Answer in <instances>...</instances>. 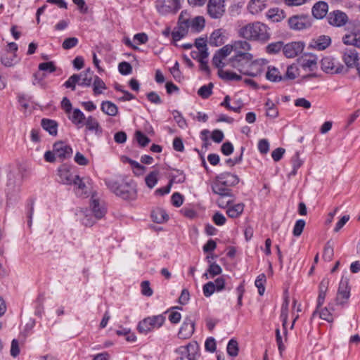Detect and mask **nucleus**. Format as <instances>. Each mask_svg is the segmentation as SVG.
I'll return each instance as SVG.
<instances>
[{"label":"nucleus","instance_id":"obj_63","mask_svg":"<svg viewBox=\"0 0 360 360\" xmlns=\"http://www.w3.org/2000/svg\"><path fill=\"white\" fill-rule=\"evenodd\" d=\"M223 58L221 56L217 51L213 56L212 63L214 66H216L219 70L222 69L224 67V63H223Z\"/></svg>","mask_w":360,"mask_h":360},{"label":"nucleus","instance_id":"obj_47","mask_svg":"<svg viewBox=\"0 0 360 360\" xmlns=\"http://www.w3.org/2000/svg\"><path fill=\"white\" fill-rule=\"evenodd\" d=\"M227 353L231 356H236L238 354V345L236 340H229L227 345Z\"/></svg>","mask_w":360,"mask_h":360},{"label":"nucleus","instance_id":"obj_43","mask_svg":"<svg viewBox=\"0 0 360 360\" xmlns=\"http://www.w3.org/2000/svg\"><path fill=\"white\" fill-rule=\"evenodd\" d=\"M79 75L81 76L79 85L82 86H89L91 85L92 82L93 72L89 68L86 71L80 73Z\"/></svg>","mask_w":360,"mask_h":360},{"label":"nucleus","instance_id":"obj_30","mask_svg":"<svg viewBox=\"0 0 360 360\" xmlns=\"http://www.w3.org/2000/svg\"><path fill=\"white\" fill-rule=\"evenodd\" d=\"M1 63L6 67H12L19 61L17 54L13 52L6 51L1 57Z\"/></svg>","mask_w":360,"mask_h":360},{"label":"nucleus","instance_id":"obj_7","mask_svg":"<svg viewBox=\"0 0 360 360\" xmlns=\"http://www.w3.org/2000/svg\"><path fill=\"white\" fill-rule=\"evenodd\" d=\"M288 22L290 29L301 30L311 27V19L306 15H296L290 17Z\"/></svg>","mask_w":360,"mask_h":360},{"label":"nucleus","instance_id":"obj_13","mask_svg":"<svg viewBox=\"0 0 360 360\" xmlns=\"http://www.w3.org/2000/svg\"><path fill=\"white\" fill-rule=\"evenodd\" d=\"M196 349L197 347L191 343L185 347H179L176 352L180 354L181 356H178L176 360H196Z\"/></svg>","mask_w":360,"mask_h":360},{"label":"nucleus","instance_id":"obj_44","mask_svg":"<svg viewBox=\"0 0 360 360\" xmlns=\"http://www.w3.org/2000/svg\"><path fill=\"white\" fill-rule=\"evenodd\" d=\"M159 172L154 170L150 172L145 178V182L147 186L153 188L158 181Z\"/></svg>","mask_w":360,"mask_h":360},{"label":"nucleus","instance_id":"obj_39","mask_svg":"<svg viewBox=\"0 0 360 360\" xmlns=\"http://www.w3.org/2000/svg\"><path fill=\"white\" fill-rule=\"evenodd\" d=\"M151 217L154 222L158 224L167 221L169 218L166 212L161 208L154 210L151 213Z\"/></svg>","mask_w":360,"mask_h":360},{"label":"nucleus","instance_id":"obj_9","mask_svg":"<svg viewBox=\"0 0 360 360\" xmlns=\"http://www.w3.org/2000/svg\"><path fill=\"white\" fill-rule=\"evenodd\" d=\"M225 0H209L207 4V13L214 19H218L225 13Z\"/></svg>","mask_w":360,"mask_h":360},{"label":"nucleus","instance_id":"obj_34","mask_svg":"<svg viewBox=\"0 0 360 360\" xmlns=\"http://www.w3.org/2000/svg\"><path fill=\"white\" fill-rule=\"evenodd\" d=\"M329 281L327 279L321 281L319 285V293L317 299V309L321 307L324 302Z\"/></svg>","mask_w":360,"mask_h":360},{"label":"nucleus","instance_id":"obj_18","mask_svg":"<svg viewBox=\"0 0 360 360\" xmlns=\"http://www.w3.org/2000/svg\"><path fill=\"white\" fill-rule=\"evenodd\" d=\"M53 148L56 156L60 159L68 158L72 153V148L63 141L55 143Z\"/></svg>","mask_w":360,"mask_h":360},{"label":"nucleus","instance_id":"obj_64","mask_svg":"<svg viewBox=\"0 0 360 360\" xmlns=\"http://www.w3.org/2000/svg\"><path fill=\"white\" fill-rule=\"evenodd\" d=\"M258 149L262 154L267 153L269 150V141L265 139H261L258 143Z\"/></svg>","mask_w":360,"mask_h":360},{"label":"nucleus","instance_id":"obj_25","mask_svg":"<svg viewBox=\"0 0 360 360\" xmlns=\"http://www.w3.org/2000/svg\"><path fill=\"white\" fill-rule=\"evenodd\" d=\"M328 11V5L325 1H319L316 3L312 8V14L316 19L323 18Z\"/></svg>","mask_w":360,"mask_h":360},{"label":"nucleus","instance_id":"obj_14","mask_svg":"<svg viewBox=\"0 0 360 360\" xmlns=\"http://www.w3.org/2000/svg\"><path fill=\"white\" fill-rule=\"evenodd\" d=\"M195 323L191 317L187 316L185 318L181 327L178 333V338L179 339L186 340L190 338L194 333Z\"/></svg>","mask_w":360,"mask_h":360},{"label":"nucleus","instance_id":"obj_57","mask_svg":"<svg viewBox=\"0 0 360 360\" xmlns=\"http://www.w3.org/2000/svg\"><path fill=\"white\" fill-rule=\"evenodd\" d=\"M297 71H298V69H297V66L293 65L288 66L287 68V70H286L285 75L283 77L284 79L285 78L289 79H295L297 75Z\"/></svg>","mask_w":360,"mask_h":360},{"label":"nucleus","instance_id":"obj_46","mask_svg":"<svg viewBox=\"0 0 360 360\" xmlns=\"http://www.w3.org/2000/svg\"><path fill=\"white\" fill-rule=\"evenodd\" d=\"M266 281L264 274H259L255 282V286L258 288V292L260 295H263L265 291L264 284Z\"/></svg>","mask_w":360,"mask_h":360},{"label":"nucleus","instance_id":"obj_31","mask_svg":"<svg viewBox=\"0 0 360 360\" xmlns=\"http://www.w3.org/2000/svg\"><path fill=\"white\" fill-rule=\"evenodd\" d=\"M266 17L272 22H278L285 18V12L278 8H271L266 13Z\"/></svg>","mask_w":360,"mask_h":360},{"label":"nucleus","instance_id":"obj_5","mask_svg":"<svg viewBox=\"0 0 360 360\" xmlns=\"http://www.w3.org/2000/svg\"><path fill=\"white\" fill-rule=\"evenodd\" d=\"M346 34L342 37V41L345 45H352L360 35V22L354 20L349 21L345 27Z\"/></svg>","mask_w":360,"mask_h":360},{"label":"nucleus","instance_id":"obj_38","mask_svg":"<svg viewBox=\"0 0 360 360\" xmlns=\"http://www.w3.org/2000/svg\"><path fill=\"white\" fill-rule=\"evenodd\" d=\"M178 29H179L181 32L188 33L190 30L189 22H188V14L186 11H182L179 18L178 22Z\"/></svg>","mask_w":360,"mask_h":360},{"label":"nucleus","instance_id":"obj_41","mask_svg":"<svg viewBox=\"0 0 360 360\" xmlns=\"http://www.w3.org/2000/svg\"><path fill=\"white\" fill-rule=\"evenodd\" d=\"M244 205L243 203H238L229 206L226 210L228 216L231 218H236L240 215L243 212Z\"/></svg>","mask_w":360,"mask_h":360},{"label":"nucleus","instance_id":"obj_60","mask_svg":"<svg viewBox=\"0 0 360 360\" xmlns=\"http://www.w3.org/2000/svg\"><path fill=\"white\" fill-rule=\"evenodd\" d=\"M40 70L46 71L48 72H53L56 70V66L53 62H46L40 63L39 65Z\"/></svg>","mask_w":360,"mask_h":360},{"label":"nucleus","instance_id":"obj_59","mask_svg":"<svg viewBox=\"0 0 360 360\" xmlns=\"http://www.w3.org/2000/svg\"><path fill=\"white\" fill-rule=\"evenodd\" d=\"M333 247L328 243L324 248L323 257L326 261L330 262L333 256Z\"/></svg>","mask_w":360,"mask_h":360},{"label":"nucleus","instance_id":"obj_37","mask_svg":"<svg viewBox=\"0 0 360 360\" xmlns=\"http://www.w3.org/2000/svg\"><path fill=\"white\" fill-rule=\"evenodd\" d=\"M266 78L268 80L274 82H280L284 79V77H283L279 70L276 68L271 66L268 68V70L266 73Z\"/></svg>","mask_w":360,"mask_h":360},{"label":"nucleus","instance_id":"obj_8","mask_svg":"<svg viewBox=\"0 0 360 360\" xmlns=\"http://www.w3.org/2000/svg\"><path fill=\"white\" fill-rule=\"evenodd\" d=\"M156 8L162 15L175 13L180 8L179 0H158Z\"/></svg>","mask_w":360,"mask_h":360},{"label":"nucleus","instance_id":"obj_26","mask_svg":"<svg viewBox=\"0 0 360 360\" xmlns=\"http://www.w3.org/2000/svg\"><path fill=\"white\" fill-rule=\"evenodd\" d=\"M76 214L81 223L86 226H91L96 222V219L94 214H92L88 210H81Z\"/></svg>","mask_w":360,"mask_h":360},{"label":"nucleus","instance_id":"obj_2","mask_svg":"<svg viewBox=\"0 0 360 360\" xmlns=\"http://www.w3.org/2000/svg\"><path fill=\"white\" fill-rule=\"evenodd\" d=\"M105 183L111 191L124 200H134L136 197V186L132 181L109 179Z\"/></svg>","mask_w":360,"mask_h":360},{"label":"nucleus","instance_id":"obj_54","mask_svg":"<svg viewBox=\"0 0 360 360\" xmlns=\"http://www.w3.org/2000/svg\"><path fill=\"white\" fill-rule=\"evenodd\" d=\"M215 290V285L212 281L207 283L202 287L203 294L207 297H210Z\"/></svg>","mask_w":360,"mask_h":360},{"label":"nucleus","instance_id":"obj_29","mask_svg":"<svg viewBox=\"0 0 360 360\" xmlns=\"http://www.w3.org/2000/svg\"><path fill=\"white\" fill-rule=\"evenodd\" d=\"M188 22L192 32H199L205 27V19L202 16H196L192 19L188 17Z\"/></svg>","mask_w":360,"mask_h":360},{"label":"nucleus","instance_id":"obj_36","mask_svg":"<svg viewBox=\"0 0 360 360\" xmlns=\"http://www.w3.org/2000/svg\"><path fill=\"white\" fill-rule=\"evenodd\" d=\"M101 110L109 116H115L118 112L117 105L111 101H103L101 103Z\"/></svg>","mask_w":360,"mask_h":360},{"label":"nucleus","instance_id":"obj_56","mask_svg":"<svg viewBox=\"0 0 360 360\" xmlns=\"http://www.w3.org/2000/svg\"><path fill=\"white\" fill-rule=\"evenodd\" d=\"M118 69L122 75H127L131 72L132 67L127 62H122L118 65Z\"/></svg>","mask_w":360,"mask_h":360},{"label":"nucleus","instance_id":"obj_32","mask_svg":"<svg viewBox=\"0 0 360 360\" xmlns=\"http://www.w3.org/2000/svg\"><path fill=\"white\" fill-rule=\"evenodd\" d=\"M266 8V4L262 0H251L248 6L249 12L252 15H257Z\"/></svg>","mask_w":360,"mask_h":360},{"label":"nucleus","instance_id":"obj_12","mask_svg":"<svg viewBox=\"0 0 360 360\" xmlns=\"http://www.w3.org/2000/svg\"><path fill=\"white\" fill-rule=\"evenodd\" d=\"M359 53L354 49L346 48L342 51V60L347 68L356 67L359 61Z\"/></svg>","mask_w":360,"mask_h":360},{"label":"nucleus","instance_id":"obj_42","mask_svg":"<svg viewBox=\"0 0 360 360\" xmlns=\"http://www.w3.org/2000/svg\"><path fill=\"white\" fill-rule=\"evenodd\" d=\"M219 76L225 81H231V80H240L241 76L229 70H224L223 69H219L218 70Z\"/></svg>","mask_w":360,"mask_h":360},{"label":"nucleus","instance_id":"obj_49","mask_svg":"<svg viewBox=\"0 0 360 360\" xmlns=\"http://www.w3.org/2000/svg\"><path fill=\"white\" fill-rule=\"evenodd\" d=\"M212 88L213 84L212 83L204 85L198 89V94L202 98H207L212 94Z\"/></svg>","mask_w":360,"mask_h":360},{"label":"nucleus","instance_id":"obj_3","mask_svg":"<svg viewBox=\"0 0 360 360\" xmlns=\"http://www.w3.org/2000/svg\"><path fill=\"white\" fill-rule=\"evenodd\" d=\"M165 321V317L162 314L152 316L141 321L137 326L139 333L147 334L155 328H160Z\"/></svg>","mask_w":360,"mask_h":360},{"label":"nucleus","instance_id":"obj_24","mask_svg":"<svg viewBox=\"0 0 360 360\" xmlns=\"http://www.w3.org/2000/svg\"><path fill=\"white\" fill-rule=\"evenodd\" d=\"M231 45L235 56L250 53L248 51L251 49V45L245 40H237L232 42Z\"/></svg>","mask_w":360,"mask_h":360},{"label":"nucleus","instance_id":"obj_10","mask_svg":"<svg viewBox=\"0 0 360 360\" xmlns=\"http://www.w3.org/2000/svg\"><path fill=\"white\" fill-rule=\"evenodd\" d=\"M327 19L330 25L338 27L346 26L349 22L348 15L340 10H335L329 13Z\"/></svg>","mask_w":360,"mask_h":360},{"label":"nucleus","instance_id":"obj_15","mask_svg":"<svg viewBox=\"0 0 360 360\" xmlns=\"http://www.w3.org/2000/svg\"><path fill=\"white\" fill-rule=\"evenodd\" d=\"M347 279H342L340 282L336 301L338 304H345L350 295V288Z\"/></svg>","mask_w":360,"mask_h":360},{"label":"nucleus","instance_id":"obj_1","mask_svg":"<svg viewBox=\"0 0 360 360\" xmlns=\"http://www.w3.org/2000/svg\"><path fill=\"white\" fill-rule=\"evenodd\" d=\"M238 35L250 41L266 42L271 37L270 28L264 23L255 21L242 26L238 31Z\"/></svg>","mask_w":360,"mask_h":360},{"label":"nucleus","instance_id":"obj_51","mask_svg":"<svg viewBox=\"0 0 360 360\" xmlns=\"http://www.w3.org/2000/svg\"><path fill=\"white\" fill-rule=\"evenodd\" d=\"M106 86L103 81L100 79L98 77H96L94 82V94H101L102 93V89H105Z\"/></svg>","mask_w":360,"mask_h":360},{"label":"nucleus","instance_id":"obj_27","mask_svg":"<svg viewBox=\"0 0 360 360\" xmlns=\"http://www.w3.org/2000/svg\"><path fill=\"white\" fill-rule=\"evenodd\" d=\"M68 115L72 124L77 125L79 128L84 124L86 117L84 114L79 109H74Z\"/></svg>","mask_w":360,"mask_h":360},{"label":"nucleus","instance_id":"obj_62","mask_svg":"<svg viewBox=\"0 0 360 360\" xmlns=\"http://www.w3.org/2000/svg\"><path fill=\"white\" fill-rule=\"evenodd\" d=\"M75 162L81 166H85L89 164V160L81 153L77 152L74 158Z\"/></svg>","mask_w":360,"mask_h":360},{"label":"nucleus","instance_id":"obj_23","mask_svg":"<svg viewBox=\"0 0 360 360\" xmlns=\"http://www.w3.org/2000/svg\"><path fill=\"white\" fill-rule=\"evenodd\" d=\"M331 43V39L328 36L321 35L315 39H313L310 44L309 47L319 51L326 49Z\"/></svg>","mask_w":360,"mask_h":360},{"label":"nucleus","instance_id":"obj_33","mask_svg":"<svg viewBox=\"0 0 360 360\" xmlns=\"http://www.w3.org/2000/svg\"><path fill=\"white\" fill-rule=\"evenodd\" d=\"M85 120L84 124L86 125V129L94 131L96 134H101L102 133V129L96 118L92 116H89Z\"/></svg>","mask_w":360,"mask_h":360},{"label":"nucleus","instance_id":"obj_53","mask_svg":"<svg viewBox=\"0 0 360 360\" xmlns=\"http://www.w3.org/2000/svg\"><path fill=\"white\" fill-rule=\"evenodd\" d=\"M304 226H305L304 220H303V219L297 220L296 221L294 229H293V231H292L293 235L296 237L300 236L302 234Z\"/></svg>","mask_w":360,"mask_h":360},{"label":"nucleus","instance_id":"obj_58","mask_svg":"<svg viewBox=\"0 0 360 360\" xmlns=\"http://www.w3.org/2000/svg\"><path fill=\"white\" fill-rule=\"evenodd\" d=\"M207 271L210 274V275L211 276V277H214L215 276L219 275L221 273L222 269H221V266L219 265H218L217 264L212 263L210 265V266L207 269Z\"/></svg>","mask_w":360,"mask_h":360},{"label":"nucleus","instance_id":"obj_16","mask_svg":"<svg viewBox=\"0 0 360 360\" xmlns=\"http://www.w3.org/2000/svg\"><path fill=\"white\" fill-rule=\"evenodd\" d=\"M304 49V44L300 41L288 43L283 46V54L287 58H294Z\"/></svg>","mask_w":360,"mask_h":360},{"label":"nucleus","instance_id":"obj_21","mask_svg":"<svg viewBox=\"0 0 360 360\" xmlns=\"http://www.w3.org/2000/svg\"><path fill=\"white\" fill-rule=\"evenodd\" d=\"M215 179L229 188V187L236 185L239 182V178L238 176L229 172L221 173L217 175Z\"/></svg>","mask_w":360,"mask_h":360},{"label":"nucleus","instance_id":"obj_48","mask_svg":"<svg viewBox=\"0 0 360 360\" xmlns=\"http://www.w3.org/2000/svg\"><path fill=\"white\" fill-rule=\"evenodd\" d=\"M283 44L281 41H277L269 44L266 47V50L268 53L275 54L278 53L281 50H283Z\"/></svg>","mask_w":360,"mask_h":360},{"label":"nucleus","instance_id":"obj_6","mask_svg":"<svg viewBox=\"0 0 360 360\" xmlns=\"http://www.w3.org/2000/svg\"><path fill=\"white\" fill-rule=\"evenodd\" d=\"M253 58V56L251 53L239 54L230 58L229 64L232 68L238 70L241 74L244 75L245 70H247L249 63L251 59Z\"/></svg>","mask_w":360,"mask_h":360},{"label":"nucleus","instance_id":"obj_40","mask_svg":"<svg viewBox=\"0 0 360 360\" xmlns=\"http://www.w3.org/2000/svg\"><path fill=\"white\" fill-rule=\"evenodd\" d=\"M209 43L214 46H219L224 43V36L221 30H216L211 34Z\"/></svg>","mask_w":360,"mask_h":360},{"label":"nucleus","instance_id":"obj_4","mask_svg":"<svg viewBox=\"0 0 360 360\" xmlns=\"http://www.w3.org/2000/svg\"><path fill=\"white\" fill-rule=\"evenodd\" d=\"M72 185L74 186V192L79 197H87L91 193V182L89 178H81L79 175H75Z\"/></svg>","mask_w":360,"mask_h":360},{"label":"nucleus","instance_id":"obj_20","mask_svg":"<svg viewBox=\"0 0 360 360\" xmlns=\"http://www.w3.org/2000/svg\"><path fill=\"white\" fill-rule=\"evenodd\" d=\"M264 64L263 60H253V58L251 59L244 75L250 77H257L262 72Z\"/></svg>","mask_w":360,"mask_h":360},{"label":"nucleus","instance_id":"obj_17","mask_svg":"<svg viewBox=\"0 0 360 360\" xmlns=\"http://www.w3.org/2000/svg\"><path fill=\"white\" fill-rule=\"evenodd\" d=\"M75 175L68 166L62 165L58 169V181L65 185H72Z\"/></svg>","mask_w":360,"mask_h":360},{"label":"nucleus","instance_id":"obj_50","mask_svg":"<svg viewBox=\"0 0 360 360\" xmlns=\"http://www.w3.org/2000/svg\"><path fill=\"white\" fill-rule=\"evenodd\" d=\"M81 76L77 74H74L64 83V86L66 88H71L72 90L75 89L76 84H79Z\"/></svg>","mask_w":360,"mask_h":360},{"label":"nucleus","instance_id":"obj_55","mask_svg":"<svg viewBox=\"0 0 360 360\" xmlns=\"http://www.w3.org/2000/svg\"><path fill=\"white\" fill-rule=\"evenodd\" d=\"M135 135L139 144L142 147L147 146L150 141L146 136H145L140 131H136Z\"/></svg>","mask_w":360,"mask_h":360},{"label":"nucleus","instance_id":"obj_61","mask_svg":"<svg viewBox=\"0 0 360 360\" xmlns=\"http://www.w3.org/2000/svg\"><path fill=\"white\" fill-rule=\"evenodd\" d=\"M141 292L143 295L150 297L153 295V290L150 287V283L148 281H144L141 283Z\"/></svg>","mask_w":360,"mask_h":360},{"label":"nucleus","instance_id":"obj_11","mask_svg":"<svg viewBox=\"0 0 360 360\" xmlns=\"http://www.w3.org/2000/svg\"><path fill=\"white\" fill-rule=\"evenodd\" d=\"M317 56L310 53H305L297 59L299 65L304 70L309 71H314L317 69Z\"/></svg>","mask_w":360,"mask_h":360},{"label":"nucleus","instance_id":"obj_52","mask_svg":"<svg viewBox=\"0 0 360 360\" xmlns=\"http://www.w3.org/2000/svg\"><path fill=\"white\" fill-rule=\"evenodd\" d=\"M79 40L76 37H69L64 40L62 47L65 50L70 49L77 45Z\"/></svg>","mask_w":360,"mask_h":360},{"label":"nucleus","instance_id":"obj_22","mask_svg":"<svg viewBox=\"0 0 360 360\" xmlns=\"http://www.w3.org/2000/svg\"><path fill=\"white\" fill-rule=\"evenodd\" d=\"M91 207V211L96 219L103 218L105 213L106 209L103 203H101L100 200L95 198L94 195L91 198L90 204Z\"/></svg>","mask_w":360,"mask_h":360},{"label":"nucleus","instance_id":"obj_35","mask_svg":"<svg viewBox=\"0 0 360 360\" xmlns=\"http://www.w3.org/2000/svg\"><path fill=\"white\" fill-rule=\"evenodd\" d=\"M41 127L52 136H56L58 124L56 121L49 119L41 120Z\"/></svg>","mask_w":360,"mask_h":360},{"label":"nucleus","instance_id":"obj_19","mask_svg":"<svg viewBox=\"0 0 360 360\" xmlns=\"http://www.w3.org/2000/svg\"><path fill=\"white\" fill-rule=\"evenodd\" d=\"M321 68L323 71L330 73H340L344 69L341 65H335L334 59L330 57H325L321 60Z\"/></svg>","mask_w":360,"mask_h":360},{"label":"nucleus","instance_id":"obj_28","mask_svg":"<svg viewBox=\"0 0 360 360\" xmlns=\"http://www.w3.org/2000/svg\"><path fill=\"white\" fill-rule=\"evenodd\" d=\"M212 192L219 196H231V190L223 185L221 182L218 181L217 179H214L212 185Z\"/></svg>","mask_w":360,"mask_h":360},{"label":"nucleus","instance_id":"obj_45","mask_svg":"<svg viewBox=\"0 0 360 360\" xmlns=\"http://www.w3.org/2000/svg\"><path fill=\"white\" fill-rule=\"evenodd\" d=\"M288 307H289V299H288V297H285L282 304L281 312V319H282L283 327H285V325L288 321Z\"/></svg>","mask_w":360,"mask_h":360}]
</instances>
